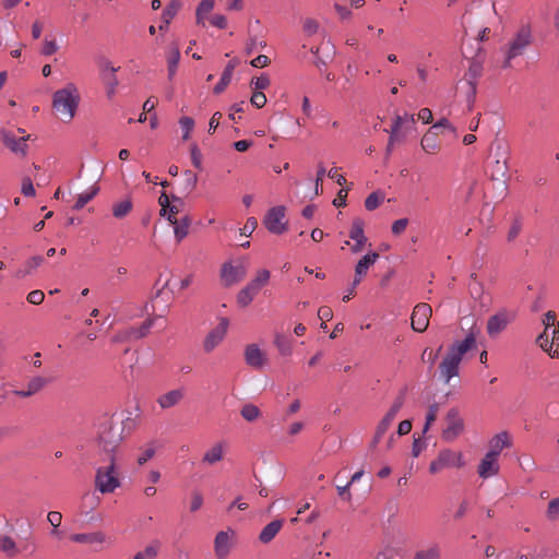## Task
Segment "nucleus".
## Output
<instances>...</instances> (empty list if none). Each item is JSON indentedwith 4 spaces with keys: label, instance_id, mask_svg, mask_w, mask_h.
Segmentation results:
<instances>
[{
    "label": "nucleus",
    "instance_id": "obj_1",
    "mask_svg": "<svg viewBox=\"0 0 559 559\" xmlns=\"http://www.w3.org/2000/svg\"><path fill=\"white\" fill-rule=\"evenodd\" d=\"M126 421H131L130 417ZM124 419L116 414L100 416L96 424V440L99 449L110 455L123 440Z\"/></svg>",
    "mask_w": 559,
    "mask_h": 559
},
{
    "label": "nucleus",
    "instance_id": "obj_2",
    "mask_svg": "<svg viewBox=\"0 0 559 559\" xmlns=\"http://www.w3.org/2000/svg\"><path fill=\"white\" fill-rule=\"evenodd\" d=\"M81 102L78 86L69 82L52 94L51 107L61 121L70 122L76 115Z\"/></svg>",
    "mask_w": 559,
    "mask_h": 559
},
{
    "label": "nucleus",
    "instance_id": "obj_3",
    "mask_svg": "<svg viewBox=\"0 0 559 559\" xmlns=\"http://www.w3.org/2000/svg\"><path fill=\"white\" fill-rule=\"evenodd\" d=\"M533 39L531 26L528 24L522 25L501 49L504 57L501 67L503 69L511 68L512 61L525 53L526 49L533 44Z\"/></svg>",
    "mask_w": 559,
    "mask_h": 559
},
{
    "label": "nucleus",
    "instance_id": "obj_4",
    "mask_svg": "<svg viewBox=\"0 0 559 559\" xmlns=\"http://www.w3.org/2000/svg\"><path fill=\"white\" fill-rule=\"evenodd\" d=\"M120 485L116 459L115 455H110L108 465L96 469L95 487L100 493L106 495L114 492Z\"/></svg>",
    "mask_w": 559,
    "mask_h": 559
},
{
    "label": "nucleus",
    "instance_id": "obj_5",
    "mask_svg": "<svg viewBox=\"0 0 559 559\" xmlns=\"http://www.w3.org/2000/svg\"><path fill=\"white\" fill-rule=\"evenodd\" d=\"M270 271L261 269L255 276L237 294V302L240 307L249 306L254 297L270 281Z\"/></svg>",
    "mask_w": 559,
    "mask_h": 559
},
{
    "label": "nucleus",
    "instance_id": "obj_6",
    "mask_svg": "<svg viewBox=\"0 0 559 559\" xmlns=\"http://www.w3.org/2000/svg\"><path fill=\"white\" fill-rule=\"evenodd\" d=\"M464 430V420L459 409L451 408L447 414V427L442 431V439L447 442L454 441Z\"/></svg>",
    "mask_w": 559,
    "mask_h": 559
},
{
    "label": "nucleus",
    "instance_id": "obj_7",
    "mask_svg": "<svg viewBox=\"0 0 559 559\" xmlns=\"http://www.w3.org/2000/svg\"><path fill=\"white\" fill-rule=\"evenodd\" d=\"M247 275V265L239 261L236 264L225 262L221 269V278L225 286H233Z\"/></svg>",
    "mask_w": 559,
    "mask_h": 559
},
{
    "label": "nucleus",
    "instance_id": "obj_8",
    "mask_svg": "<svg viewBox=\"0 0 559 559\" xmlns=\"http://www.w3.org/2000/svg\"><path fill=\"white\" fill-rule=\"evenodd\" d=\"M284 218L285 207L283 205L274 206L267 211L264 217V225L270 233L281 235L287 229Z\"/></svg>",
    "mask_w": 559,
    "mask_h": 559
},
{
    "label": "nucleus",
    "instance_id": "obj_9",
    "mask_svg": "<svg viewBox=\"0 0 559 559\" xmlns=\"http://www.w3.org/2000/svg\"><path fill=\"white\" fill-rule=\"evenodd\" d=\"M229 321L226 318H221L218 324L212 329L203 341V349L205 353L213 352L225 338Z\"/></svg>",
    "mask_w": 559,
    "mask_h": 559
},
{
    "label": "nucleus",
    "instance_id": "obj_10",
    "mask_svg": "<svg viewBox=\"0 0 559 559\" xmlns=\"http://www.w3.org/2000/svg\"><path fill=\"white\" fill-rule=\"evenodd\" d=\"M100 76L106 85V94L109 98H112L116 94V88L119 84L116 75L119 70L118 67L112 66L108 59H102L99 61Z\"/></svg>",
    "mask_w": 559,
    "mask_h": 559
},
{
    "label": "nucleus",
    "instance_id": "obj_11",
    "mask_svg": "<svg viewBox=\"0 0 559 559\" xmlns=\"http://www.w3.org/2000/svg\"><path fill=\"white\" fill-rule=\"evenodd\" d=\"M432 309L428 304H418L412 313V329L416 332H424L429 325Z\"/></svg>",
    "mask_w": 559,
    "mask_h": 559
},
{
    "label": "nucleus",
    "instance_id": "obj_12",
    "mask_svg": "<svg viewBox=\"0 0 559 559\" xmlns=\"http://www.w3.org/2000/svg\"><path fill=\"white\" fill-rule=\"evenodd\" d=\"M537 343L550 357H559V322L557 328L552 329L551 335L547 332L542 333L537 337Z\"/></svg>",
    "mask_w": 559,
    "mask_h": 559
},
{
    "label": "nucleus",
    "instance_id": "obj_13",
    "mask_svg": "<svg viewBox=\"0 0 559 559\" xmlns=\"http://www.w3.org/2000/svg\"><path fill=\"white\" fill-rule=\"evenodd\" d=\"M513 316L506 309H502L491 316L487 321V333L490 337L498 336L510 323Z\"/></svg>",
    "mask_w": 559,
    "mask_h": 559
},
{
    "label": "nucleus",
    "instance_id": "obj_14",
    "mask_svg": "<svg viewBox=\"0 0 559 559\" xmlns=\"http://www.w3.org/2000/svg\"><path fill=\"white\" fill-rule=\"evenodd\" d=\"M500 466L498 459L491 455L485 454L480 460L477 468L478 476L483 479L495 477L499 474Z\"/></svg>",
    "mask_w": 559,
    "mask_h": 559
},
{
    "label": "nucleus",
    "instance_id": "obj_15",
    "mask_svg": "<svg viewBox=\"0 0 559 559\" xmlns=\"http://www.w3.org/2000/svg\"><path fill=\"white\" fill-rule=\"evenodd\" d=\"M231 535H234L233 530L221 531L216 534L214 549L218 559H224L229 554L231 548Z\"/></svg>",
    "mask_w": 559,
    "mask_h": 559
},
{
    "label": "nucleus",
    "instance_id": "obj_16",
    "mask_svg": "<svg viewBox=\"0 0 559 559\" xmlns=\"http://www.w3.org/2000/svg\"><path fill=\"white\" fill-rule=\"evenodd\" d=\"M476 346V338L473 332H469L464 340L461 342H455L449 347L448 354L452 357L457 358V360L462 361L464 354L471 350Z\"/></svg>",
    "mask_w": 559,
    "mask_h": 559
},
{
    "label": "nucleus",
    "instance_id": "obj_17",
    "mask_svg": "<svg viewBox=\"0 0 559 559\" xmlns=\"http://www.w3.org/2000/svg\"><path fill=\"white\" fill-rule=\"evenodd\" d=\"M461 361L457 358L452 357L447 353L445 357L442 359L439 369L440 377L444 381V383H449L452 378L459 374V366Z\"/></svg>",
    "mask_w": 559,
    "mask_h": 559
},
{
    "label": "nucleus",
    "instance_id": "obj_18",
    "mask_svg": "<svg viewBox=\"0 0 559 559\" xmlns=\"http://www.w3.org/2000/svg\"><path fill=\"white\" fill-rule=\"evenodd\" d=\"M378 259L379 254L377 252H369L357 262L355 266L354 286L360 284L361 278L368 273L369 267L373 265Z\"/></svg>",
    "mask_w": 559,
    "mask_h": 559
},
{
    "label": "nucleus",
    "instance_id": "obj_19",
    "mask_svg": "<svg viewBox=\"0 0 559 559\" xmlns=\"http://www.w3.org/2000/svg\"><path fill=\"white\" fill-rule=\"evenodd\" d=\"M438 459L444 468H461L465 465V460L462 452H455L451 449L441 450L438 454Z\"/></svg>",
    "mask_w": 559,
    "mask_h": 559
},
{
    "label": "nucleus",
    "instance_id": "obj_20",
    "mask_svg": "<svg viewBox=\"0 0 559 559\" xmlns=\"http://www.w3.org/2000/svg\"><path fill=\"white\" fill-rule=\"evenodd\" d=\"M29 138V135L27 136H22V138H16L15 135H13L11 132H8V131H2V141H3V144L10 148L13 153H16V154H21V155H25L26 152H27V144H26V141L27 139Z\"/></svg>",
    "mask_w": 559,
    "mask_h": 559
},
{
    "label": "nucleus",
    "instance_id": "obj_21",
    "mask_svg": "<svg viewBox=\"0 0 559 559\" xmlns=\"http://www.w3.org/2000/svg\"><path fill=\"white\" fill-rule=\"evenodd\" d=\"M483 72V60L479 58V53L472 58L468 70L466 72V81L469 85L471 93L474 95L476 93L477 80L481 75Z\"/></svg>",
    "mask_w": 559,
    "mask_h": 559
},
{
    "label": "nucleus",
    "instance_id": "obj_22",
    "mask_svg": "<svg viewBox=\"0 0 559 559\" xmlns=\"http://www.w3.org/2000/svg\"><path fill=\"white\" fill-rule=\"evenodd\" d=\"M349 238L355 241V243L352 246V251L354 253L360 252L367 242V237L365 236L364 231V222L361 219L357 218L353 222L349 231Z\"/></svg>",
    "mask_w": 559,
    "mask_h": 559
},
{
    "label": "nucleus",
    "instance_id": "obj_23",
    "mask_svg": "<svg viewBox=\"0 0 559 559\" xmlns=\"http://www.w3.org/2000/svg\"><path fill=\"white\" fill-rule=\"evenodd\" d=\"M246 364L254 369H260L265 364V355L257 344H249L245 349Z\"/></svg>",
    "mask_w": 559,
    "mask_h": 559
},
{
    "label": "nucleus",
    "instance_id": "obj_24",
    "mask_svg": "<svg viewBox=\"0 0 559 559\" xmlns=\"http://www.w3.org/2000/svg\"><path fill=\"white\" fill-rule=\"evenodd\" d=\"M185 397V390L181 388L170 390L157 399V404L162 409H169L178 405Z\"/></svg>",
    "mask_w": 559,
    "mask_h": 559
},
{
    "label": "nucleus",
    "instance_id": "obj_25",
    "mask_svg": "<svg viewBox=\"0 0 559 559\" xmlns=\"http://www.w3.org/2000/svg\"><path fill=\"white\" fill-rule=\"evenodd\" d=\"M511 442L509 440L508 432L501 431L489 440V450L486 454L498 459L502 450L504 448H509Z\"/></svg>",
    "mask_w": 559,
    "mask_h": 559
},
{
    "label": "nucleus",
    "instance_id": "obj_26",
    "mask_svg": "<svg viewBox=\"0 0 559 559\" xmlns=\"http://www.w3.org/2000/svg\"><path fill=\"white\" fill-rule=\"evenodd\" d=\"M284 521L283 520H274L266 524L259 534V540L262 544H269L271 543L274 537L278 534L281 528L283 527Z\"/></svg>",
    "mask_w": 559,
    "mask_h": 559
},
{
    "label": "nucleus",
    "instance_id": "obj_27",
    "mask_svg": "<svg viewBox=\"0 0 559 559\" xmlns=\"http://www.w3.org/2000/svg\"><path fill=\"white\" fill-rule=\"evenodd\" d=\"M181 8V0H170L162 13L163 23L159 25L160 31H166L171 20Z\"/></svg>",
    "mask_w": 559,
    "mask_h": 559
},
{
    "label": "nucleus",
    "instance_id": "obj_28",
    "mask_svg": "<svg viewBox=\"0 0 559 559\" xmlns=\"http://www.w3.org/2000/svg\"><path fill=\"white\" fill-rule=\"evenodd\" d=\"M415 123L414 115L405 112L404 115H396L393 119L391 127V144L395 143L397 132L404 124L413 126Z\"/></svg>",
    "mask_w": 559,
    "mask_h": 559
},
{
    "label": "nucleus",
    "instance_id": "obj_29",
    "mask_svg": "<svg viewBox=\"0 0 559 559\" xmlns=\"http://www.w3.org/2000/svg\"><path fill=\"white\" fill-rule=\"evenodd\" d=\"M71 540L80 544H103L106 536L102 532L78 533L71 536Z\"/></svg>",
    "mask_w": 559,
    "mask_h": 559
},
{
    "label": "nucleus",
    "instance_id": "obj_30",
    "mask_svg": "<svg viewBox=\"0 0 559 559\" xmlns=\"http://www.w3.org/2000/svg\"><path fill=\"white\" fill-rule=\"evenodd\" d=\"M224 456L223 443H216L211 447L203 455L202 462L209 465H214L222 461Z\"/></svg>",
    "mask_w": 559,
    "mask_h": 559
},
{
    "label": "nucleus",
    "instance_id": "obj_31",
    "mask_svg": "<svg viewBox=\"0 0 559 559\" xmlns=\"http://www.w3.org/2000/svg\"><path fill=\"white\" fill-rule=\"evenodd\" d=\"M44 262V258L41 255H34L28 259L24 265L19 269L15 273L17 278L25 277L26 275L32 274L37 267H39Z\"/></svg>",
    "mask_w": 559,
    "mask_h": 559
},
{
    "label": "nucleus",
    "instance_id": "obj_32",
    "mask_svg": "<svg viewBox=\"0 0 559 559\" xmlns=\"http://www.w3.org/2000/svg\"><path fill=\"white\" fill-rule=\"evenodd\" d=\"M420 146L427 154H433L439 150V141L437 134L431 129L424 134L420 141Z\"/></svg>",
    "mask_w": 559,
    "mask_h": 559
},
{
    "label": "nucleus",
    "instance_id": "obj_33",
    "mask_svg": "<svg viewBox=\"0 0 559 559\" xmlns=\"http://www.w3.org/2000/svg\"><path fill=\"white\" fill-rule=\"evenodd\" d=\"M234 70H235V63L234 62H229L225 67L218 83L213 88V92L215 94H221L227 87V85L231 81Z\"/></svg>",
    "mask_w": 559,
    "mask_h": 559
},
{
    "label": "nucleus",
    "instance_id": "obj_34",
    "mask_svg": "<svg viewBox=\"0 0 559 559\" xmlns=\"http://www.w3.org/2000/svg\"><path fill=\"white\" fill-rule=\"evenodd\" d=\"M214 8V0H202L195 10V20L198 25L204 26L205 19L207 14L213 10Z\"/></svg>",
    "mask_w": 559,
    "mask_h": 559
},
{
    "label": "nucleus",
    "instance_id": "obj_35",
    "mask_svg": "<svg viewBox=\"0 0 559 559\" xmlns=\"http://www.w3.org/2000/svg\"><path fill=\"white\" fill-rule=\"evenodd\" d=\"M133 209L131 199H124L112 204V215L115 218L121 219L126 217Z\"/></svg>",
    "mask_w": 559,
    "mask_h": 559
},
{
    "label": "nucleus",
    "instance_id": "obj_36",
    "mask_svg": "<svg viewBox=\"0 0 559 559\" xmlns=\"http://www.w3.org/2000/svg\"><path fill=\"white\" fill-rule=\"evenodd\" d=\"M180 61V51L178 46H173L167 59L168 63V78L171 80L176 74L178 63Z\"/></svg>",
    "mask_w": 559,
    "mask_h": 559
},
{
    "label": "nucleus",
    "instance_id": "obj_37",
    "mask_svg": "<svg viewBox=\"0 0 559 559\" xmlns=\"http://www.w3.org/2000/svg\"><path fill=\"white\" fill-rule=\"evenodd\" d=\"M167 221L174 226V235L178 242H180L183 238L187 237L189 233L188 225H182L178 223V218L174 215H167Z\"/></svg>",
    "mask_w": 559,
    "mask_h": 559
},
{
    "label": "nucleus",
    "instance_id": "obj_38",
    "mask_svg": "<svg viewBox=\"0 0 559 559\" xmlns=\"http://www.w3.org/2000/svg\"><path fill=\"white\" fill-rule=\"evenodd\" d=\"M98 188L93 186L88 190L80 193L76 198V201L74 203V210H81L83 209L91 200L94 199V197L97 194Z\"/></svg>",
    "mask_w": 559,
    "mask_h": 559
},
{
    "label": "nucleus",
    "instance_id": "obj_39",
    "mask_svg": "<svg viewBox=\"0 0 559 559\" xmlns=\"http://www.w3.org/2000/svg\"><path fill=\"white\" fill-rule=\"evenodd\" d=\"M441 556V550L439 545L432 544L429 547L418 550L414 559H439Z\"/></svg>",
    "mask_w": 559,
    "mask_h": 559
},
{
    "label": "nucleus",
    "instance_id": "obj_40",
    "mask_svg": "<svg viewBox=\"0 0 559 559\" xmlns=\"http://www.w3.org/2000/svg\"><path fill=\"white\" fill-rule=\"evenodd\" d=\"M159 545L158 540L152 542L144 550L136 552L133 559H155L158 555Z\"/></svg>",
    "mask_w": 559,
    "mask_h": 559
},
{
    "label": "nucleus",
    "instance_id": "obj_41",
    "mask_svg": "<svg viewBox=\"0 0 559 559\" xmlns=\"http://www.w3.org/2000/svg\"><path fill=\"white\" fill-rule=\"evenodd\" d=\"M274 344L282 356H289L292 354V342L285 335L276 334Z\"/></svg>",
    "mask_w": 559,
    "mask_h": 559
},
{
    "label": "nucleus",
    "instance_id": "obj_42",
    "mask_svg": "<svg viewBox=\"0 0 559 559\" xmlns=\"http://www.w3.org/2000/svg\"><path fill=\"white\" fill-rule=\"evenodd\" d=\"M157 447V441H150L138 456V464L144 465L148 462L155 455Z\"/></svg>",
    "mask_w": 559,
    "mask_h": 559
},
{
    "label": "nucleus",
    "instance_id": "obj_43",
    "mask_svg": "<svg viewBox=\"0 0 559 559\" xmlns=\"http://www.w3.org/2000/svg\"><path fill=\"white\" fill-rule=\"evenodd\" d=\"M240 414L247 421H254L260 416V409L254 404L248 403L242 406Z\"/></svg>",
    "mask_w": 559,
    "mask_h": 559
},
{
    "label": "nucleus",
    "instance_id": "obj_44",
    "mask_svg": "<svg viewBox=\"0 0 559 559\" xmlns=\"http://www.w3.org/2000/svg\"><path fill=\"white\" fill-rule=\"evenodd\" d=\"M0 550L12 557L17 552V547L13 538L3 536L0 538Z\"/></svg>",
    "mask_w": 559,
    "mask_h": 559
},
{
    "label": "nucleus",
    "instance_id": "obj_45",
    "mask_svg": "<svg viewBox=\"0 0 559 559\" xmlns=\"http://www.w3.org/2000/svg\"><path fill=\"white\" fill-rule=\"evenodd\" d=\"M48 383V380L41 376H36V377H33L28 382H27V388L31 392H33V394H37L38 392H40Z\"/></svg>",
    "mask_w": 559,
    "mask_h": 559
},
{
    "label": "nucleus",
    "instance_id": "obj_46",
    "mask_svg": "<svg viewBox=\"0 0 559 559\" xmlns=\"http://www.w3.org/2000/svg\"><path fill=\"white\" fill-rule=\"evenodd\" d=\"M153 324H154V319H147L139 328L132 329L130 332V335H132L136 338H141L150 332Z\"/></svg>",
    "mask_w": 559,
    "mask_h": 559
},
{
    "label": "nucleus",
    "instance_id": "obj_47",
    "mask_svg": "<svg viewBox=\"0 0 559 559\" xmlns=\"http://www.w3.org/2000/svg\"><path fill=\"white\" fill-rule=\"evenodd\" d=\"M171 201L167 215H174L176 217V215L183 211L186 203L181 198L176 195L171 197Z\"/></svg>",
    "mask_w": 559,
    "mask_h": 559
},
{
    "label": "nucleus",
    "instance_id": "obj_48",
    "mask_svg": "<svg viewBox=\"0 0 559 559\" xmlns=\"http://www.w3.org/2000/svg\"><path fill=\"white\" fill-rule=\"evenodd\" d=\"M180 128L182 130V139L188 140L190 136V132L194 127V121L190 117H181L179 120Z\"/></svg>",
    "mask_w": 559,
    "mask_h": 559
},
{
    "label": "nucleus",
    "instance_id": "obj_49",
    "mask_svg": "<svg viewBox=\"0 0 559 559\" xmlns=\"http://www.w3.org/2000/svg\"><path fill=\"white\" fill-rule=\"evenodd\" d=\"M438 411H439V406L437 403H433L429 406L428 413L426 415V421H425L424 429H423L424 432H427L429 430L431 424L436 420Z\"/></svg>",
    "mask_w": 559,
    "mask_h": 559
},
{
    "label": "nucleus",
    "instance_id": "obj_50",
    "mask_svg": "<svg viewBox=\"0 0 559 559\" xmlns=\"http://www.w3.org/2000/svg\"><path fill=\"white\" fill-rule=\"evenodd\" d=\"M546 515L549 520H559V498L549 501Z\"/></svg>",
    "mask_w": 559,
    "mask_h": 559
},
{
    "label": "nucleus",
    "instance_id": "obj_51",
    "mask_svg": "<svg viewBox=\"0 0 559 559\" xmlns=\"http://www.w3.org/2000/svg\"><path fill=\"white\" fill-rule=\"evenodd\" d=\"M381 199H382V197L380 195V193H378V192L370 193L365 200V207L368 211L376 210L380 205Z\"/></svg>",
    "mask_w": 559,
    "mask_h": 559
},
{
    "label": "nucleus",
    "instance_id": "obj_52",
    "mask_svg": "<svg viewBox=\"0 0 559 559\" xmlns=\"http://www.w3.org/2000/svg\"><path fill=\"white\" fill-rule=\"evenodd\" d=\"M59 49V46L55 39H45L41 47V55L44 56H51L55 52H57Z\"/></svg>",
    "mask_w": 559,
    "mask_h": 559
},
{
    "label": "nucleus",
    "instance_id": "obj_53",
    "mask_svg": "<svg viewBox=\"0 0 559 559\" xmlns=\"http://www.w3.org/2000/svg\"><path fill=\"white\" fill-rule=\"evenodd\" d=\"M251 85H253L257 91H263L270 85V79L266 74H261L260 76L252 79Z\"/></svg>",
    "mask_w": 559,
    "mask_h": 559
},
{
    "label": "nucleus",
    "instance_id": "obj_54",
    "mask_svg": "<svg viewBox=\"0 0 559 559\" xmlns=\"http://www.w3.org/2000/svg\"><path fill=\"white\" fill-rule=\"evenodd\" d=\"M258 226V221L254 217H249L242 228H240V235L249 237Z\"/></svg>",
    "mask_w": 559,
    "mask_h": 559
},
{
    "label": "nucleus",
    "instance_id": "obj_55",
    "mask_svg": "<svg viewBox=\"0 0 559 559\" xmlns=\"http://www.w3.org/2000/svg\"><path fill=\"white\" fill-rule=\"evenodd\" d=\"M190 153L193 166L198 169H202V154L197 144L191 146Z\"/></svg>",
    "mask_w": 559,
    "mask_h": 559
},
{
    "label": "nucleus",
    "instance_id": "obj_56",
    "mask_svg": "<svg viewBox=\"0 0 559 559\" xmlns=\"http://www.w3.org/2000/svg\"><path fill=\"white\" fill-rule=\"evenodd\" d=\"M396 414L388 411L383 418L380 420L378 426L380 427V430L388 431L390 426L392 425L393 420L395 419Z\"/></svg>",
    "mask_w": 559,
    "mask_h": 559
},
{
    "label": "nucleus",
    "instance_id": "obj_57",
    "mask_svg": "<svg viewBox=\"0 0 559 559\" xmlns=\"http://www.w3.org/2000/svg\"><path fill=\"white\" fill-rule=\"evenodd\" d=\"M250 102L257 108H262L266 104V96L262 91H255L252 94Z\"/></svg>",
    "mask_w": 559,
    "mask_h": 559
},
{
    "label": "nucleus",
    "instance_id": "obj_58",
    "mask_svg": "<svg viewBox=\"0 0 559 559\" xmlns=\"http://www.w3.org/2000/svg\"><path fill=\"white\" fill-rule=\"evenodd\" d=\"M158 203L160 205V216L167 218V211L171 203L169 197L165 192H163L158 199Z\"/></svg>",
    "mask_w": 559,
    "mask_h": 559
},
{
    "label": "nucleus",
    "instance_id": "obj_59",
    "mask_svg": "<svg viewBox=\"0 0 559 559\" xmlns=\"http://www.w3.org/2000/svg\"><path fill=\"white\" fill-rule=\"evenodd\" d=\"M21 191L25 197H34L36 191L31 178L26 177L22 181Z\"/></svg>",
    "mask_w": 559,
    "mask_h": 559
},
{
    "label": "nucleus",
    "instance_id": "obj_60",
    "mask_svg": "<svg viewBox=\"0 0 559 559\" xmlns=\"http://www.w3.org/2000/svg\"><path fill=\"white\" fill-rule=\"evenodd\" d=\"M45 295L41 290L35 289L28 293L27 301L32 305H40L44 301Z\"/></svg>",
    "mask_w": 559,
    "mask_h": 559
},
{
    "label": "nucleus",
    "instance_id": "obj_61",
    "mask_svg": "<svg viewBox=\"0 0 559 559\" xmlns=\"http://www.w3.org/2000/svg\"><path fill=\"white\" fill-rule=\"evenodd\" d=\"M183 176L186 178V188L189 191L193 190L198 182L197 174L192 173L191 170H185Z\"/></svg>",
    "mask_w": 559,
    "mask_h": 559
},
{
    "label": "nucleus",
    "instance_id": "obj_62",
    "mask_svg": "<svg viewBox=\"0 0 559 559\" xmlns=\"http://www.w3.org/2000/svg\"><path fill=\"white\" fill-rule=\"evenodd\" d=\"M408 225V219L407 218H400V219H396L393 224H392V233L394 235H400L402 233H404V230L406 229Z\"/></svg>",
    "mask_w": 559,
    "mask_h": 559
},
{
    "label": "nucleus",
    "instance_id": "obj_63",
    "mask_svg": "<svg viewBox=\"0 0 559 559\" xmlns=\"http://www.w3.org/2000/svg\"><path fill=\"white\" fill-rule=\"evenodd\" d=\"M203 504V497L200 492L195 491L192 493V499L190 503V511L195 512L198 511Z\"/></svg>",
    "mask_w": 559,
    "mask_h": 559
},
{
    "label": "nucleus",
    "instance_id": "obj_64",
    "mask_svg": "<svg viewBox=\"0 0 559 559\" xmlns=\"http://www.w3.org/2000/svg\"><path fill=\"white\" fill-rule=\"evenodd\" d=\"M302 27H304V31L308 35H312V34L317 33L319 25L314 20L307 19V20H305Z\"/></svg>",
    "mask_w": 559,
    "mask_h": 559
}]
</instances>
